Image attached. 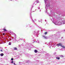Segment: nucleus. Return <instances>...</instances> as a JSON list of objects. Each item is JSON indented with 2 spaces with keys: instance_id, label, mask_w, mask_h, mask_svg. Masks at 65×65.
<instances>
[{
  "instance_id": "obj_1",
  "label": "nucleus",
  "mask_w": 65,
  "mask_h": 65,
  "mask_svg": "<svg viewBox=\"0 0 65 65\" xmlns=\"http://www.w3.org/2000/svg\"><path fill=\"white\" fill-rule=\"evenodd\" d=\"M57 45H58V46H61L62 45V44H61V43H59V44H57Z\"/></svg>"
},
{
  "instance_id": "obj_2",
  "label": "nucleus",
  "mask_w": 65,
  "mask_h": 65,
  "mask_svg": "<svg viewBox=\"0 0 65 65\" xmlns=\"http://www.w3.org/2000/svg\"><path fill=\"white\" fill-rule=\"evenodd\" d=\"M13 49L14 50H18V48L16 47H14Z\"/></svg>"
},
{
  "instance_id": "obj_3",
  "label": "nucleus",
  "mask_w": 65,
  "mask_h": 65,
  "mask_svg": "<svg viewBox=\"0 0 65 65\" xmlns=\"http://www.w3.org/2000/svg\"><path fill=\"white\" fill-rule=\"evenodd\" d=\"M4 28H4V29H3V30H4V31H7V30H6V29L5 28V27Z\"/></svg>"
},
{
  "instance_id": "obj_4",
  "label": "nucleus",
  "mask_w": 65,
  "mask_h": 65,
  "mask_svg": "<svg viewBox=\"0 0 65 65\" xmlns=\"http://www.w3.org/2000/svg\"><path fill=\"white\" fill-rule=\"evenodd\" d=\"M0 55L1 56H3L4 55V54H3V53H1L0 54Z\"/></svg>"
},
{
  "instance_id": "obj_5",
  "label": "nucleus",
  "mask_w": 65,
  "mask_h": 65,
  "mask_svg": "<svg viewBox=\"0 0 65 65\" xmlns=\"http://www.w3.org/2000/svg\"><path fill=\"white\" fill-rule=\"evenodd\" d=\"M61 47H62V48H65V46H62V45H61Z\"/></svg>"
},
{
  "instance_id": "obj_6",
  "label": "nucleus",
  "mask_w": 65,
  "mask_h": 65,
  "mask_svg": "<svg viewBox=\"0 0 65 65\" xmlns=\"http://www.w3.org/2000/svg\"><path fill=\"white\" fill-rule=\"evenodd\" d=\"M38 52V51H37V50H35V52L36 53H37Z\"/></svg>"
},
{
  "instance_id": "obj_7",
  "label": "nucleus",
  "mask_w": 65,
  "mask_h": 65,
  "mask_svg": "<svg viewBox=\"0 0 65 65\" xmlns=\"http://www.w3.org/2000/svg\"><path fill=\"white\" fill-rule=\"evenodd\" d=\"M56 59H58V60H59V59H60V57H57Z\"/></svg>"
},
{
  "instance_id": "obj_8",
  "label": "nucleus",
  "mask_w": 65,
  "mask_h": 65,
  "mask_svg": "<svg viewBox=\"0 0 65 65\" xmlns=\"http://www.w3.org/2000/svg\"><path fill=\"white\" fill-rule=\"evenodd\" d=\"M47 32H45L44 33V34L45 35H46V34H47Z\"/></svg>"
},
{
  "instance_id": "obj_9",
  "label": "nucleus",
  "mask_w": 65,
  "mask_h": 65,
  "mask_svg": "<svg viewBox=\"0 0 65 65\" xmlns=\"http://www.w3.org/2000/svg\"><path fill=\"white\" fill-rule=\"evenodd\" d=\"M36 2L37 3H39V1H37Z\"/></svg>"
},
{
  "instance_id": "obj_10",
  "label": "nucleus",
  "mask_w": 65,
  "mask_h": 65,
  "mask_svg": "<svg viewBox=\"0 0 65 65\" xmlns=\"http://www.w3.org/2000/svg\"><path fill=\"white\" fill-rule=\"evenodd\" d=\"M9 45H11V42H9Z\"/></svg>"
},
{
  "instance_id": "obj_11",
  "label": "nucleus",
  "mask_w": 65,
  "mask_h": 65,
  "mask_svg": "<svg viewBox=\"0 0 65 65\" xmlns=\"http://www.w3.org/2000/svg\"><path fill=\"white\" fill-rule=\"evenodd\" d=\"M11 60L12 61H13V58H11Z\"/></svg>"
},
{
  "instance_id": "obj_12",
  "label": "nucleus",
  "mask_w": 65,
  "mask_h": 65,
  "mask_svg": "<svg viewBox=\"0 0 65 65\" xmlns=\"http://www.w3.org/2000/svg\"><path fill=\"white\" fill-rule=\"evenodd\" d=\"M13 63V61H12L11 62V63Z\"/></svg>"
},
{
  "instance_id": "obj_13",
  "label": "nucleus",
  "mask_w": 65,
  "mask_h": 65,
  "mask_svg": "<svg viewBox=\"0 0 65 65\" xmlns=\"http://www.w3.org/2000/svg\"><path fill=\"white\" fill-rule=\"evenodd\" d=\"M44 38H45L46 39H47V37H45Z\"/></svg>"
},
{
  "instance_id": "obj_14",
  "label": "nucleus",
  "mask_w": 65,
  "mask_h": 65,
  "mask_svg": "<svg viewBox=\"0 0 65 65\" xmlns=\"http://www.w3.org/2000/svg\"><path fill=\"white\" fill-rule=\"evenodd\" d=\"M42 36L43 37H44V38L45 37V36Z\"/></svg>"
},
{
  "instance_id": "obj_15",
  "label": "nucleus",
  "mask_w": 65,
  "mask_h": 65,
  "mask_svg": "<svg viewBox=\"0 0 65 65\" xmlns=\"http://www.w3.org/2000/svg\"><path fill=\"white\" fill-rule=\"evenodd\" d=\"M61 57H63V55H61Z\"/></svg>"
},
{
  "instance_id": "obj_16",
  "label": "nucleus",
  "mask_w": 65,
  "mask_h": 65,
  "mask_svg": "<svg viewBox=\"0 0 65 65\" xmlns=\"http://www.w3.org/2000/svg\"><path fill=\"white\" fill-rule=\"evenodd\" d=\"M3 35H5V34L4 33H3Z\"/></svg>"
},
{
  "instance_id": "obj_17",
  "label": "nucleus",
  "mask_w": 65,
  "mask_h": 65,
  "mask_svg": "<svg viewBox=\"0 0 65 65\" xmlns=\"http://www.w3.org/2000/svg\"><path fill=\"white\" fill-rule=\"evenodd\" d=\"M14 65H17V64H15V63H14Z\"/></svg>"
},
{
  "instance_id": "obj_18",
  "label": "nucleus",
  "mask_w": 65,
  "mask_h": 65,
  "mask_svg": "<svg viewBox=\"0 0 65 65\" xmlns=\"http://www.w3.org/2000/svg\"><path fill=\"white\" fill-rule=\"evenodd\" d=\"M1 52H2V50H1Z\"/></svg>"
},
{
  "instance_id": "obj_19",
  "label": "nucleus",
  "mask_w": 65,
  "mask_h": 65,
  "mask_svg": "<svg viewBox=\"0 0 65 65\" xmlns=\"http://www.w3.org/2000/svg\"><path fill=\"white\" fill-rule=\"evenodd\" d=\"M12 0H10L11 1H12Z\"/></svg>"
}]
</instances>
